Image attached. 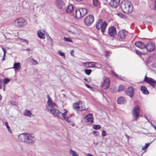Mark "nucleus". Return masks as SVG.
Listing matches in <instances>:
<instances>
[{
	"label": "nucleus",
	"mask_w": 156,
	"mask_h": 156,
	"mask_svg": "<svg viewBox=\"0 0 156 156\" xmlns=\"http://www.w3.org/2000/svg\"><path fill=\"white\" fill-rule=\"evenodd\" d=\"M48 98V105H46V108L48 111H49L54 115L60 117L62 116L68 123H70L71 125L74 126V125L71 124L72 123L71 120L66 117L67 111H65L64 113H62L57 109L58 106L55 103L53 102L49 96H47Z\"/></svg>",
	"instance_id": "obj_1"
},
{
	"label": "nucleus",
	"mask_w": 156,
	"mask_h": 156,
	"mask_svg": "<svg viewBox=\"0 0 156 156\" xmlns=\"http://www.w3.org/2000/svg\"><path fill=\"white\" fill-rule=\"evenodd\" d=\"M18 139L20 141L28 144H33L35 141L34 137L29 133H23L20 134Z\"/></svg>",
	"instance_id": "obj_2"
},
{
	"label": "nucleus",
	"mask_w": 156,
	"mask_h": 156,
	"mask_svg": "<svg viewBox=\"0 0 156 156\" xmlns=\"http://www.w3.org/2000/svg\"><path fill=\"white\" fill-rule=\"evenodd\" d=\"M123 12L127 14L131 12L133 10V6L130 2L128 0H124L120 5Z\"/></svg>",
	"instance_id": "obj_3"
},
{
	"label": "nucleus",
	"mask_w": 156,
	"mask_h": 156,
	"mask_svg": "<svg viewBox=\"0 0 156 156\" xmlns=\"http://www.w3.org/2000/svg\"><path fill=\"white\" fill-rule=\"evenodd\" d=\"M107 26V24L105 21L103 22L102 19H100L96 24V28L99 30L101 29V31L102 33L104 32Z\"/></svg>",
	"instance_id": "obj_4"
},
{
	"label": "nucleus",
	"mask_w": 156,
	"mask_h": 156,
	"mask_svg": "<svg viewBox=\"0 0 156 156\" xmlns=\"http://www.w3.org/2000/svg\"><path fill=\"white\" fill-rule=\"evenodd\" d=\"M27 24L26 21L22 18L16 19L14 22V25L17 27H23Z\"/></svg>",
	"instance_id": "obj_5"
},
{
	"label": "nucleus",
	"mask_w": 156,
	"mask_h": 156,
	"mask_svg": "<svg viewBox=\"0 0 156 156\" xmlns=\"http://www.w3.org/2000/svg\"><path fill=\"white\" fill-rule=\"evenodd\" d=\"M140 113V109L139 106L136 105L133 108L132 111V115L135 120H137Z\"/></svg>",
	"instance_id": "obj_6"
},
{
	"label": "nucleus",
	"mask_w": 156,
	"mask_h": 156,
	"mask_svg": "<svg viewBox=\"0 0 156 156\" xmlns=\"http://www.w3.org/2000/svg\"><path fill=\"white\" fill-rule=\"evenodd\" d=\"M82 103V101H80L78 103L74 104L73 105V108L74 109L79 111L84 110L85 109V107Z\"/></svg>",
	"instance_id": "obj_7"
},
{
	"label": "nucleus",
	"mask_w": 156,
	"mask_h": 156,
	"mask_svg": "<svg viewBox=\"0 0 156 156\" xmlns=\"http://www.w3.org/2000/svg\"><path fill=\"white\" fill-rule=\"evenodd\" d=\"M144 81L149 84L153 88L155 87L156 81L152 78L147 77L146 75L145 76Z\"/></svg>",
	"instance_id": "obj_8"
},
{
	"label": "nucleus",
	"mask_w": 156,
	"mask_h": 156,
	"mask_svg": "<svg viewBox=\"0 0 156 156\" xmlns=\"http://www.w3.org/2000/svg\"><path fill=\"white\" fill-rule=\"evenodd\" d=\"M94 19L93 15H89L86 17L84 20V23L87 26H90L93 22Z\"/></svg>",
	"instance_id": "obj_9"
},
{
	"label": "nucleus",
	"mask_w": 156,
	"mask_h": 156,
	"mask_svg": "<svg viewBox=\"0 0 156 156\" xmlns=\"http://www.w3.org/2000/svg\"><path fill=\"white\" fill-rule=\"evenodd\" d=\"M156 46L154 43L150 42L147 43L145 45V48L149 52L153 51L155 48Z\"/></svg>",
	"instance_id": "obj_10"
},
{
	"label": "nucleus",
	"mask_w": 156,
	"mask_h": 156,
	"mask_svg": "<svg viewBox=\"0 0 156 156\" xmlns=\"http://www.w3.org/2000/svg\"><path fill=\"white\" fill-rule=\"evenodd\" d=\"M55 4L58 8L60 9H63L66 7L65 2L62 0H57L55 1Z\"/></svg>",
	"instance_id": "obj_11"
},
{
	"label": "nucleus",
	"mask_w": 156,
	"mask_h": 156,
	"mask_svg": "<svg viewBox=\"0 0 156 156\" xmlns=\"http://www.w3.org/2000/svg\"><path fill=\"white\" fill-rule=\"evenodd\" d=\"M126 94L132 98L134 95V88L132 87H129L126 89Z\"/></svg>",
	"instance_id": "obj_12"
},
{
	"label": "nucleus",
	"mask_w": 156,
	"mask_h": 156,
	"mask_svg": "<svg viewBox=\"0 0 156 156\" xmlns=\"http://www.w3.org/2000/svg\"><path fill=\"white\" fill-rule=\"evenodd\" d=\"M128 34V32L124 30H122L119 32L118 36L122 40H124Z\"/></svg>",
	"instance_id": "obj_13"
},
{
	"label": "nucleus",
	"mask_w": 156,
	"mask_h": 156,
	"mask_svg": "<svg viewBox=\"0 0 156 156\" xmlns=\"http://www.w3.org/2000/svg\"><path fill=\"white\" fill-rule=\"evenodd\" d=\"M108 34L111 36L114 37L116 34V31L115 28L112 26L108 29Z\"/></svg>",
	"instance_id": "obj_14"
},
{
	"label": "nucleus",
	"mask_w": 156,
	"mask_h": 156,
	"mask_svg": "<svg viewBox=\"0 0 156 156\" xmlns=\"http://www.w3.org/2000/svg\"><path fill=\"white\" fill-rule=\"evenodd\" d=\"M84 120L87 122H91L93 123L94 121L93 114L90 113L88 114L84 117Z\"/></svg>",
	"instance_id": "obj_15"
},
{
	"label": "nucleus",
	"mask_w": 156,
	"mask_h": 156,
	"mask_svg": "<svg viewBox=\"0 0 156 156\" xmlns=\"http://www.w3.org/2000/svg\"><path fill=\"white\" fill-rule=\"evenodd\" d=\"M110 82L109 79L106 78L104 80L102 84V87L105 89H107L109 87Z\"/></svg>",
	"instance_id": "obj_16"
},
{
	"label": "nucleus",
	"mask_w": 156,
	"mask_h": 156,
	"mask_svg": "<svg viewBox=\"0 0 156 156\" xmlns=\"http://www.w3.org/2000/svg\"><path fill=\"white\" fill-rule=\"evenodd\" d=\"M120 0H112L110 2V5L112 7L116 8L119 5Z\"/></svg>",
	"instance_id": "obj_17"
},
{
	"label": "nucleus",
	"mask_w": 156,
	"mask_h": 156,
	"mask_svg": "<svg viewBox=\"0 0 156 156\" xmlns=\"http://www.w3.org/2000/svg\"><path fill=\"white\" fill-rule=\"evenodd\" d=\"M117 101L118 104L122 105L126 103V100L122 96L117 98Z\"/></svg>",
	"instance_id": "obj_18"
},
{
	"label": "nucleus",
	"mask_w": 156,
	"mask_h": 156,
	"mask_svg": "<svg viewBox=\"0 0 156 156\" xmlns=\"http://www.w3.org/2000/svg\"><path fill=\"white\" fill-rule=\"evenodd\" d=\"M135 45L137 47L141 49H143L145 48V45L143 42L140 41L136 42Z\"/></svg>",
	"instance_id": "obj_19"
},
{
	"label": "nucleus",
	"mask_w": 156,
	"mask_h": 156,
	"mask_svg": "<svg viewBox=\"0 0 156 156\" xmlns=\"http://www.w3.org/2000/svg\"><path fill=\"white\" fill-rule=\"evenodd\" d=\"M74 16L77 19H80L82 17L80 9L75 10V12L74 14Z\"/></svg>",
	"instance_id": "obj_20"
},
{
	"label": "nucleus",
	"mask_w": 156,
	"mask_h": 156,
	"mask_svg": "<svg viewBox=\"0 0 156 156\" xmlns=\"http://www.w3.org/2000/svg\"><path fill=\"white\" fill-rule=\"evenodd\" d=\"M15 70H20L21 69L20 63V62L15 63L12 68Z\"/></svg>",
	"instance_id": "obj_21"
},
{
	"label": "nucleus",
	"mask_w": 156,
	"mask_h": 156,
	"mask_svg": "<svg viewBox=\"0 0 156 156\" xmlns=\"http://www.w3.org/2000/svg\"><path fill=\"white\" fill-rule=\"evenodd\" d=\"M37 34L38 37L40 39H44L45 38L44 34L41 32L40 30H39L37 31Z\"/></svg>",
	"instance_id": "obj_22"
},
{
	"label": "nucleus",
	"mask_w": 156,
	"mask_h": 156,
	"mask_svg": "<svg viewBox=\"0 0 156 156\" xmlns=\"http://www.w3.org/2000/svg\"><path fill=\"white\" fill-rule=\"evenodd\" d=\"M140 89L143 94L147 95L149 94V91L147 90V88L145 86L141 87Z\"/></svg>",
	"instance_id": "obj_23"
},
{
	"label": "nucleus",
	"mask_w": 156,
	"mask_h": 156,
	"mask_svg": "<svg viewBox=\"0 0 156 156\" xmlns=\"http://www.w3.org/2000/svg\"><path fill=\"white\" fill-rule=\"evenodd\" d=\"M28 62H30L34 65H36L38 64L37 61L34 59L32 57H30L27 59Z\"/></svg>",
	"instance_id": "obj_24"
},
{
	"label": "nucleus",
	"mask_w": 156,
	"mask_h": 156,
	"mask_svg": "<svg viewBox=\"0 0 156 156\" xmlns=\"http://www.w3.org/2000/svg\"><path fill=\"white\" fill-rule=\"evenodd\" d=\"M80 9L82 17L87 13L88 11L87 9L85 8H80Z\"/></svg>",
	"instance_id": "obj_25"
},
{
	"label": "nucleus",
	"mask_w": 156,
	"mask_h": 156,
	"mask_svg": "<svg viewBox=\"0 0 156 156\" xmlns=\"http://www.w3.org/2000/svg\"><path fill=\"white\" fill-rule=\"evenodd\" d=\"M73 9V5L70 4L69 5L66 9V11L67 13L71 12Z\"/></svg>",
	"instance_id": "obj_26"
},
{
	"label": "nucleus",
	"mask_w": 156,
	"mask_h": 156,
	"mask_svg": "<svg viewBox=\"0 0 156 156\" xmlns=\"http://www.w3.org/2000/svg\"><path fill=\"white\" fill-rule=\"evenodd\" d=\"M23 114L25 116H27L30 117L31 115H32V113L29 110H25L23 113Z\"/></svg>",
	"instance_id": "obj_27"
},
{
	"label": "nucleus",
	"mask_w": 156,
	"mask_h": 156,
	"mask_svg": "<svg viewBox=\"0 0 156 156\" xmlns=\"http://www.w3.org/2000/svg\"><path fill=\"white\" fill-rule=\"evenodd\" d=\"M69 153L73 156H79L78 154L76 151L71 149H70Z\"/></svg>",
	"instance_id": "obj_28"
},
{
	"label": "nucleus",
	"mask_w": 156,
	"mask_h": 156,
	"mask_svg": "<svg viewBox=\"0 0 156 156\" xmlns=\"http://www.w3.org/2000/svg\"><path fill=\"white\" fill-rule=\"evenodd\" d=\"M5 125L8 131L10 133H12V130L10 129V127L9 126L8 122H5Z\"/></svg>",
	"instance_id": "obj_29"
},
{
	"label": "nucleus",
	"mask_w": 156,
	"mask_h": 156,
	"mask_svg": "<svg viewBox=\"0 0 156 156\" xmlns=\"http://www.w3.org/2000/svg\"><path fill=\"white\" fill-rule=\"evenodd\" d=\"M101 128V126L99 125H95L93 126V128L95 130H98Z\"/></svg>",
	"instance_id": "obj_30"
},
{
	"label": "nucleus",
	"mask_w": 156,
	"mask_h": 156,
	"mask_svg": "<svg viewBox=\"0 0 156 156\" xmlns=\"http://www.w3.org/2000/svg\"><path fill=\"white\" fill-rule=\"evenodd\" d=\"M94 5L95 6H98L100 3L98 0H92Z\"/></svg>",
	"instance_id": "obj_31"
},
{
	"label": "nucleus",
	"mask_w": 156,
	"mask_h": 156,
	"mask_svg": "<svg viewBox=\"0 0 156 156\" xmlns=\"http://www.w3.org/2000/svg\"><path fill=\"white\" fill-rule=\"evenodd\" d=\"M90 68H92L94 67H96L95 66V65L97 64V63L95 62H90Z\"/></svg>",
	"instance_id": "obj_32"
},
{
	"label": "nucleus",
	"mask_w": 156,
	"mask_h": 156,
	"mask_svg": "<svg viewBox=\"0 0 156 156\" xmlns=\"http://www.w3.org/2000/svg\"><path fill=\"white\" fill-rule=\"evenodd\" d=\"M125 87L122 85H120L119 87V89L118 90V92L122 91L125 89Z\"/></svg>",
	"instance_id": "obj_33"
},
{
	"label": "nucleus",
	"mask_w": 156,
	"mask_h": 156,
	"mask_svg": "<svg viewBox=\"0 0 156 156\" xmlns=\"http://www.w3.org/2000/svg\"><path fill=\"white\" fill-rule=\"evenodd\" d=\"M92 72V70L90 69H86L85 70V73L87 75H89Z\"/></svg>",
	"instance_id": "obj_34"
},
{
	"label": "nucleus",
	"mask_w": 156,
	"mask_h": 156,
	"mask_svg": "<svg viewBox=\"0 0 156 156\" xmlns=\"http://www.w3.org/2000/svg\"><path fill=\"white\" fill-rule=\"evenodd\" d=\"M113 74L115 76H117L121 80H124L125 79V78L124 77L122 76H121L115 73H113Z\"/></svg>",
	"instance_id": "obj_35"
},
{
	"label": "nucleus",
	"mask_w": 156,
	"mask_h": 156,
	"mask_svg": "<svg viewBox=\"0 0 156 156\" xmlns=\"http://www.w3.org/2000/svg\"><path fill=\"white\" fill-rule=\"evenodd\" d=\"M150 144L149 143H146L145 146H144L142 147V149L143 150H145L150 145Z\"/></svg>",
	"instance_id": "obj_36"
},
{
	"label": "nucleus",
	"mask_w": 156,
	"mask_h": 156,
	"mask_svg": "<svg viewBox=\"0 0 156 156\" xmlns=\"http://www.w3.org/2000/svg\"><path fill=\"white\" fill-rule=\"evenodd\" d=\"M83 64L84 65H83L85 67L87 68H90V62H84L83 63Z\"/></svg>",
	"instance_id": "obj_37"
},
{
	"label": "nucleus",
	"mask_w": 156,
	"mask_h": 156,
	"mask_svg": "<svg viewBox=\"0 0 156 156\" xmlns=\"http://www.w3.org/2000/svg\"><path fill=\"white\" fill-rule=\"evenodd\" d=\"M64 40L65 41L67 42H72V41L69 38L65 37Z\"/></svg>",
	"instance_id": "obj_38"
},
{
	"label": "nucleus",
	"mask_w": 156,
	"mask_h": 156,
	"mask_svg": "<svg viewBox=\"0 0 156 156\" xmlns=\"http://www.w3.org/2000/svg\"><path fill=\"white\" fill-rule=\"evenodd\" d=\"M10 80L7 78H5L3 80L4 83L5 84H6L10 81Z\"/></svg>",
	"instance_id": "obj_39"
},
{
	"label": "nucleus",
	"mask_w": 156,
	"mask_h": 156,
	"mask_svg": "<svg viewBox=\"0 0 156 156\" xmlns=\"http://www.w3.org/2000/svg\"><path fill=\"white\" fill-rule=\"evenodd\" d=\"M20 40L22 42L26 43L27 44H28L29 41L27 40L23 39H21Z\"/></svg>",
	"instance_id": "obj_40"
},
{
	"label": "nucleus",
	"mask_w": 156,
	"mask_h": 156,
	"mask_svg": "<svg viewBox=\"0 0 156 156\" xmlns=\"http://www.w3.org/2000/svg\"><path fill=\"white\" fill-rule=\"evenodd\" d=\"M58 53L59 55L62 56H64L65 55V54L64 53L61 52L60 51H58Z\"/></svg>",
	"instance_id": "obj_41"
},
{
	"label": "nucleus",
	"mask_w": 156,
	"mask_h": 156,
	"mask_svg": "<svg viewBox=\"0 0 156 156\" xmlns=\"http://www.w3.org/2000/svg\"><path fill=\"white\" fill-rule=\"evenodd\" d=\"M102 136H105L106 135V132L105 130H103L101 133Z\"/></svg>",
	"instance_id": "obj_42"
},
{
	"label": "nucleus",
	"mask_w": 156,
	"mask_h": 156,
	"mask_svg": "<svg viewBox=\"0 0 156 156\" xmlns=\"http://www.w3.org/2000/svg\"><path fill=\"white\" fill-rule=\"evenodd\" d=\"M93 133L95 136H97L98 135V133L97 131H94L93 132Z\"/></svg>",
	"instance_id": "obj_43"
},
{
	"label": "nucleus",
	"mask_w": 156,
	"mask_h": 156,
	"mask_svg": "<svg viewBox=\"0 0 156 156\" xmlns=\"http://www.w3.org/2000/svg\"><path fill=\"white\" fill-rule=\"evenodd\" d=\"M136 53L137 54L139 55H140L142 54L141 52L137 50H136Z\"/></svg>",
	"instance_id": "obj_44"
},
{
	"label": "nucleus",
	"mask_w": 156,
	"mask_h": 156,
	"mask_svg": "<svg viewBox=\"0 0 156 156\" xmlns=\"http://www.w3.org/2000/svg\"><path fill=\"white\" fill-rule=\"evenodd\" d=\"M2 48L4 52V57H5V54L6 53V50L5 49L3 48Z\"/></svg>",
	"instance_id": "obj_45"
},
{
	"label": "nucleus",
	"mask_w": 156,
	"mask_h": 156,
	"mask_svg": "<svg viewBox=\"0 0 156 156\" xmlns=\"http://www.w3.org/2000/svg\"><path fill=\"white\" fill-rule=\"evenodd\" d=\"M85 86L87 87V88H92V87L89 85H88V84H85Z\"/></svg>",
	"instance_id": "obj_46"
},
{
	"label": "nucleus",
	"mask_w": 156,
	"mask_h": 156,
	"mask_svg": "<svg viewBox=\"0 0 156 156\" xmlns=\"http://www.w3.org/2000/svg\"><path fill=\"white\" fill-rule=\"evenodd\" d=\"M87 156H94L90 154H87Z\"/></svg>",
	"instance_id": "obj_47"
},
{
	"label": "nucleus",
	"mask_w": 156,
	"mask_h": 156,
	"mask_svg": "<svg viewBox=\"0 0 156 156\" xmlns=\"http://www.w3.org/2000/svg\"><path fill=\"white\" fill-rule=\"evenodd\" d=\"M98 65V67H97V68H99V69H100V68H101V66L100 65Z\"/></svg>",
	"instance_id": "obj_48"
},
{
	"label": "nucleus",
	"mask_w": 156,
	"mask_h": 156,
	"mask_svg": "<svg viewBox=\"0 0 156 156\" xmlns=\"http://www.w3.org/2000/svg\"><path fill=\"white\" fill-rule=\"evenodd\" d=\"M151 125L152 126H153L155 128H155H156V127L155 126H154V125H153L152 123H151Z\"/></svg>",
	"instance_id": "obj_49"
},
{
	"label": "nucleus",
	"mask_w": 156,
	"mask_h": 156,
	"mask_svg": "<svg viewBox=\"0 0 156 156\" xmlns=\"http://www.w3.org/2000/svg\"><path fill=\"white\" fill-rule=\"evenodd\" d=\"M84 80L87 82H88V79H87L85 78L84 79Z\"/></svg>",
	"instance_id": "obj_50"
},
{
	"label": "nucleus",
	"mask_w": 156,
	"mask_h": 156,
	"mask_svg": "<svg viewBox=\"0 0 156 156\" xmlns=\"http://www.w3.org/2000/svg\"><path fill=\"white\" fill-rule=\"evenodd\" d=\"M154 5H155V9H156V0L154 2Z\"/></svg>",
	"instance_id": "obj_51"
},
{
	"label": "nucleus",
	"mask_w": 156,
	"mask_h": 156,
	"mask_svg": "<svg viewBox=\"0 0 156 156\" xmlns=\"http://www.w3.org/2000/svg\"><path fill=\"white\" fill-rule=\"evenodd\" d=\"M25 50H27V51H30V48H27L26 49H25Z\"/></svg>",
	"instance_id": "obj_52"
},
{
	"label": "nucleus",
	"mask_w": 156,
	"mask_h": 156,
	"mask_svg": "<svg viewBox=\"0 0 156 156\" xmlns=\"http://www.w3.org/2000/svg\"><path fill=\"white\" fill-rule=\"evenodd\" d=\"M5 60V57H4V55H3V57L2 58V61H4Z\"/></svg>",
	"instance_id": "obj_53"
},
{
	"label": "nucleus",
	"mask_w": 156,
	"mask_h": 156,
	"mask_svg": "<svg viewBox=\"0 0 156 156\" xmlns=\"http://www.w3.org/2000/svg\"><path fill=\"white\" fill-rule=\"evenodd\" d=\"M83 0H76V1H77V2H80V1H82Z\"/></svg>",
	"instance_id": "obj_54"
},
{
	"label": "nucleus",
	"mask_w": 156,
	"mask_h": 156,
	"mask_svg": "<svg viewBox=\"0 0 156 156\" xmlns=\"http://www.w3.org/2000/svg\"><path fill=\"white\" fill-rule=\"evenodd\" d=\"M73 52V50L71 51V54L72 55V54H73V53H72Z\"/></svg>",
	"instance_id": "obj_55"
},
{
	"label": "nucleus",
	"mask_w": 156,
	"mask_h": 156,
	"mask_svg": "<svg viewBox=\"0 0 156 156\" xmlns=\"http://www.w3.org/2000/svg\"><path fill=\"white\" fill-rule=\"evenodd\" d=\"M146 118L147 120L149 122H150L149 120L148 119H147V118H146Z\"/></svg>",
	"instance_id": "obj_56"
},
{
	"label": "nucleus",
	"mask_w": 156,
	"mask_h": 156,
	"mask_svg": "<svg viewBox=\"0 0 156 156\" xmlns=\"http://www.w3.org/2000/svg\"><path fill=\"white\" fill-rule=\"evenodd\" d=\"M107 55H108V53H107V54H106V57H107Z\"/></svg>",
	"instance_id": "obj_57"
},
{
	"label": "nucleus",
	"mask_w": 156,
	"mask_h": 156,
	"mask_svg": "<svg viewBox=\"0 0 156 156\" xmlns=\"http://www.w3.org/2000/svg\"><path fill=\"white\" fill-rule=\"evenodd\" d=\"M0 97H1V100L2 99V96L1 95L0 96Z\"/></svg>",
	"instance_id": "obj_58"
},
{
	"label": "nucleus",
	"mask_w": 156,
	"mask_h": 156,
	"mask_svg": "<svg viewBox=\"0 0 156 156\" xmlns=\"http://www.w3.org/2000/svg\"><path fill=\"white\" fill-rule=\"evenodd\" d=\"M3 90H4V91L5 90V88L4 87L3 88Z\"/></svg>",
	"instance_id": "obj_59"
},
{
	"label": "nucleus",
	"mask_w": 156,
	"mask_h": 156,
	"mask_svg": "<svg viewBox=\"0 0 156 156\" xmlns=\"http://www.w3.org/2000/svg\"><path fill=\"white\" fill-rule=\"evenodd\" d=\"M118 14H121V13H119Z\"/></svg>",
	"instance_id": "obj_60"
},
{
	"label": "nucleus",
	"mask_w": 156,
	"mask_h": 156,
	"mask_svg": "<svg viewBox=\"0 0 156 156\" xmlns=\"http://www.w3.org/2000/svg\"><path fill=\"white\" fill-rule=\"evenodd\" d=\"M98 144V143H97V144H96V145H97Z\"/></svg>",
	"instance_id": "obj_61"
},
{
	"label": "nucleus",
	"mask_w": 156,
	"mask_h": 156,
	"mask_svg": "<svg viewBox=\"0 0 156 156\" xmlns=\"http://www.w3.org/2000/svg\"><path fill=\"white\" fill-rule=\"evenodd\" d=\"M155 129L156 130V128H155Z\"/></svg>",
	"instance_id": "obj_62"
}]
</instances>
